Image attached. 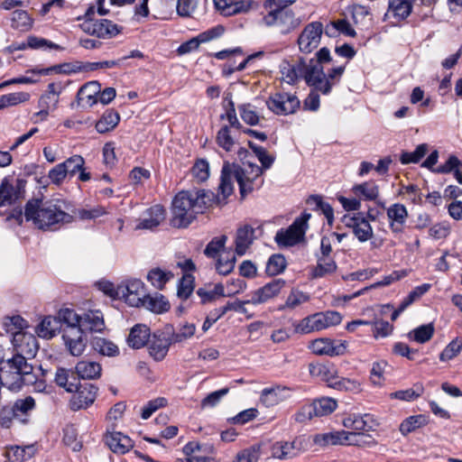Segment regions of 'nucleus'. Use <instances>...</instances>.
Instances as JSON below:
<instances>
[{"label":"nucleus","instance_id":"57","mask_svg":"<svg viewBox=\"0 0 462 462\" xmlns=\"http://www.w3.org/2000/svg\"><path fill=\"white\" fill-rule=\"evenodd\" d=\"M462 349V340L459 337L453 339L440 353L439 360L447 362L456 357Z\"/></svg>","mask_w":462,"mask_h":462},{"label":"nucleus","instance_id":"32","mask_svg":"<svg viewBox=\"0 0 462 462\" xmlns=\"http://www.w3.org/2000/svg\"><path fill=\"white\" fill-rule=\"evenodd\" d=\"M55 383L64 388L68 393H74L78 390V379L75 373L66 368H58L54 376Z\"/></svg>","mask_w":462,"mask_h":462},{"label":"nucleus","instance_id":"9","mask_svg":"<svg viewBox=\"0 0 462 462\" xmlns=\"http://www.w3.org/2000/svg\"><path fill=\"white\" fill-rule=\"evenodd\" d=\"M323 24L315 21L308 23L297 39L299 51L304 54H310L316 50L321 41Z\"/></svg>","mask_w":462,"mask_h":462},{"label":"nucleus","instance_id":"20","mask_svg":"<svg viewBox=\"0 0 462 462\" xmlns=\"http://www.w3.org/2000/svg\"><path fill=\"white\" fill-rule=\"evenodd\" d=\"M389 228L393 234H401L408 218V210L403 204L394 203L386 209Z\"/></svg>","mask_w":462,"mask_h":462},{"label":"nucleus","instance_id":"62","mask_svg":"<svg viewBox=\"0 0 462 462\" xmlns=\"http://www.w3.org/2000/svg\"><path fill=\"white\" fill-rule=\"evenodd\" d=\"M12 26L22 31H27L32 26V20L25 11H15L13 14Z\"/></svg>","mask_w":462,"mask_h":462},{"label":"nucleus","instance_id":"3","mask_svg":"<svg viewBox=\"0 0 462 462\" xmlns=\"http://www.w3.org/2000/svg\"><path fill=\"white\" fill-rule=\"evenodd\" d=\"M342 424L352 431L340 430L319 434L314 439L315 443L319 445H356L357 436L373 431L378 426L374 416L368 413L348 414L343 419Z\"/></svg>","mask_w":462,"mask_h":462},{"label":"nucleus","instance_id":"24","mask_svg":"<svg viewBox=\"0 0 462 462\" xmlns=\"http://www.w3.org/2000/svg\"><path fill=\"white\" fill-rule=\"evenodd\" d=\"M66 173L69 178L79 174V180L85 182L91 179L90 172L86 171L85 160L81 155H72L63 162Z\"/></svg>","mask_w":462,"mask_h":462},{"label":"nucleus","instance_id":"59","mask_svg":"<svg viewBox=\"0 0 462 462\" xmlns=\"http://www.w3.org/2000/svg\"><path fill=\"white\" fill-rule=\"evenodd\" d=\"M227 240L226 236L221 235L219 236L214 237L207 245L206 249H204V254L208 257H217V254H220V250L225 247L226 242Z\"/></svg>","mask_w":462,"mask_h":462},{"label":"nucleus","instance_id":"38","mask_svg":"<svg viewBox=\"0 0 462 462\" xmlns=\"http://www.w3.org/2000/svg\"><path fill=\"white\" fill-rule=\"evenodd\" d=\"M174 277L170 271H164L159 267L152 268L147 273V281L157 290H162L165 284Z\"/></svg>","mask_w":462,"mask_h":462},{"label":"nucleus","instance_id":"58","mask_svg":"<svg viewBox=\"0 0 462 462\" xmlns=\"http://www.w3.org/2000/svg\"><path fill=\"white\" fill-rule=\"evenodd\" d=\"M99 92V84L89 82L79 88L78 96L80 100L87 99L88 103H96V95Z\"/></svg>","mask_w":462,"mask_h":462},{"label":"nucleus","instance_id":"10","mask_svg":"<svg viewBox=\"0 0 462 462\" xmlns=\"http://www.w3.org/2000/svg\"><path fill=\"white\" fill-rule=\"evenodd\" d=\"M79 28L87 34L100 39H110L121 32L122 27L108 19H88L79 24Z\"/></svg>","mask_w":462,"mask_h":462},{"label":"nucleus","instance_id":"48","mask_svg":"<svg viewBox=\"0 0 462 462\" xmlns=\"http://www.w3.org/2000/svg\"><path fill=\"white\" fill-rule=\"evenodd\" d=\"M434 334V327L432 324L421 325L410 331L408 337L417 343L423 344L429 341Z\"/></svg>","mask_w":462,"mask_h":462},{"label":"nucleus","instance_id":"17","mask_svg":"<svg viewBox=\"0 0 462 462\" xmlns=\"http://www.w3.org/2000/svg\"><path fill=\"white\" fill-rule=\"evenodd\" d=\"M62 337L72 356H79L83 354L87 345V338L80 328H66Z\"/></svg>","mask_w":462,"mask_h":462},{"label":"nucleus","instance_id":"55","mask_svg":"<svg viewBox=\"0 0 462 462\" xmlns=\"http://www.w3.org/2000/svg\"><path fill=\"white\" fill-rule=\"evenodd\" d=\"M387 363L383 360L373 363L370 371V380L374 385L381 386L384 380V372Z\"/></svg>","mask_w":462,"mask_h":462},{"label":"nucleus","instance_id":"2","mask_svg":"<svg viewBox=\"0 0 462 462\" xmlns=\"http://www.w3.org/2000/svg\"><path fill=\"white\" fill-rule=\"evenodd\" d=\"M248 145L256 155L262 167L248 163L245 168H242L238 164L225 163L221 171L217 194H215L211 190L204 189V205L208 203V206H212L213 204L218 206L226 204V198L230 196L234 190L232 183L233 178L238 183L242 199H245L254 189H258L262 187L263 183V179L262 178L263 171V169L271 168L275 158L269 154L265 148L256 145L251 141L248 142Z\"/></svg>","mask_w":462,"mask_h":462},{"label":"nucleus","instance_id":"16","mask_svg":"<svg viewBox=\"0 0 462 462\" xmlns=\"http://www.w3.org/2000/svg\"><path fill=\"white\" fill-rule=\"evenodd\" d=\"M347 343L341 340H331L328 338H317L312 340L309 348L319 356H342L346 352Z\"/></svg>","mask_w":462,"mask_h":462},{"label":"nucleus","instance_id":"21","mask_svg":"<svg viewBox=\"0 0 462 462\" xmlns=\"http://www.w3.org/2000/svg\"><path fill=\"white\" fill-rule=\"evenodd\" d=\"M105 441L109 449L116 454H125L134 448V441L118 431L107 432Z\"/></svg>","mask_w":462,"mask_h":462},{"label":"nucleus","instance_id":"13","mask_svg":"<svg viewBox=\"0 0 462 462\" xmlns=\"http://www.w3.org/2000/svg\"><path fill=\"white\" fill-rule=\"evenodd\" d=\"M263 22L267 26L278 27L283 34L290 32L298 24L291 9H272L263 16Z\"/></svg>","mask_w":462,"mask_h":462},{"label":"nucleus","instance_id":"30","mask_svg":"<svg viewBox=\"0 0 462 462\" xmlns=\"http://www.w3.org/2000/svg\"><path fill=\"white\" fill-rule=\"evenodd\" d=\"M149 337V328L143 324H137L131 329L127 337V343L130 347L139 349L145 346Z\"/></svg>","mask_w":462,"mask_h":462},{"label":"nucleus","instance_id":"39","mask_svg":"<svg viewBox=\"0 0 462 462\" xmlns=\"http://www.w3.org/2000/svg\"><path fill=\"white\" fill-rule=\"evenodd\" d=\"M119 121L120 116L118 113L113 110H107L97 122L96 129L100 134L107 133L113 130L118 125Z\"/></svg>","mask_w":462,"mask_h":462},{"label":"nucleus","instance_id":"31","mask_svg":"<svg viewBox=\"0 0 462 462\" xmlns=\"http://www.w3.org/2000/svg\"><path fill=\"white\" fill-rule=\"evenodd\" d=\"M351 190L359 199L374 201L379 197V186L374 180L356 184Z\"/></svg>","mask_w":462,"mask_h":462},{"label":"nucleus","instance_id":"28","mask_svg":"<svg viewBox=\"0 0 462 462\" xmlns=\"http://www.w3.org/2000/svg\"><path fill=\"white\" fill-rule=\"evenodd\" d=\"M20 183L21 181L17 180V185L14 186L13 184V180L6 177L5 178L0 184V208L11 205L19 198L20 193Z\"/></svg>","mask_w":462,"mask_h":462},{"label":"nucleus","instance_id":"51","mask_svg":"<svg viewBox=\"0 0 462 462\" xmlns=\"http://www.w3.org/2000/svg\"><path fill=\"white\" fill-rule=\"evenodd\" d=\"M30 94L27 92H14L0 97V110L28 101Z\"/></svg>","mask_w":462,"mask_h":462},{"label":"nucleus","instance_id":"44","mask_svg":"<svg viewBox=\"0 0 462 462\" xmlns=\"http://www.w3.org/2000/svg\"><path fill=\"white\" fill-rule=\"evenodd\" d=\"M287 266L285 257L281 254L271 255L266 263L265 273L268 276H276L284 272Z\"/></svg>","mask_w":462,"mask_h":462},{"label":"nucleus","instance_id":"47","mask_svg":"<svg viewBox=\"0 0 462 462\" xmlns=\"http://www.w3.org/2000/svg\"><path fill=\"white\" fill-rule=\"evenodd\" d=\"M58 329V321L56 319L49 316L45 317L37 326L36 333L40 337L51 338L56 335Z\"/></svg>","mask_w":462,"mask_h":462},{"label":"nucleus","instance_id":"36","mask_svg":"<svg viewBox=\"0 0 462 462\" xmlns=\"http://www.w3.org/2000/svg\"><path fill=\"white\" fill-rule=\"evenodd\" d=\"M336 270L337 263L333 258L318 257L317 265L311 269L310 276L311 279H319L335 273Z\"/></svg>","mask_w":462,"mask_h":462},{"label":"nucleus","instance_id":"56","mask_svg":"<svg viewBox=\"0 0 462 462\" xmlns=\"http://www.w3.org/2000/svg\"><path fill=\"white\" fill-rule=\"evenodd\" d=\"M240 116L243 121L250 125H256L260 121V116L256 113L254 106L247 103L238 106Z\"/></svg>","mask_w":462,"mask_h":462},{"label":"nucleus","instance_id":"53","mask_svg":"<svg viewBox=\"0 0 462 462\" xmlns=\"http://www.w3.org/2000/svg\"><path fill=\"white\" fill-rule=\"evenodd\" d=\"M332 382V388L337 391L357 393L360 391V383L356 380L337 376Z\"/></svg>","mask_w":462,"mask_h":462},{"label":"nucleus","instance_id":"40","mask_svg":"<svg viewBox=\"0 0 462 462\" xmlns=\"http://www.w3.org/2000/svg\"><path fill=\"white\" fill-rule=\"evenodd\" d=\"M183 458H178L175 462H202V448L199 441L188 442L182 448Z\"/></svg>","mask_w":462,"mask_h":462},{"label":"nucleus","instance_id":"33","mask_svg":"<svg viewBox=\"0 0 462 462\" xmlns=\"http://www.w3.org/2000/svg\"><path fill=\"white\" fill-rule=\"evenodd\" d=\"M236 253L231 252H222L220 254H217L215 257V270L216 272L223 276H226L230 274L236 266Z\"/></svg>","mask_w":462,"mask_h":462},{"label":"nucleus","instance_id":"42","mask_svg":"<svg viewBox=\"0 0 462 462\" xmlns=\"http://www.w3.org/2000/svg\"><path fill=\"white\" fill-rule=\"evenodd\" d=\"M313 407L315 417H323L331 414L337 407L336 400L329 397H322L310 403Z\"/></svg>","mask_w":462,"mask_h":462},{"label":"nucleus","instance_id":"7","mask_svg":"<svg viewBox=\"0 0 462 462\" xmlns=\"http://www.w3.org/2000/svg\"><path fill=\"white\" fill-rule=\"evenodd\" d=\"M311 215L303 212L296 217L292 224L287 228H281L277 231L274 240L280 246H293L303 240L308 229V221Z\"/></svg>","mask_w":462,"mask_h":462},{"label":"nucleus","instance_id":"23","mask_svg":"<svg viewBox=\"0 0 462 462\" xmlns=\"http://www.w3.org/2000/svg\"><path fill=\"white\" fill-rule=\"evenodd\" d=\"M165 209L161 205H154L145 210L140 218L137 229H153L165 219Z\"/></svg>","mask_w":462,"mask_h":462},{"label":"nucleus","instance_id":"54","mask_svg":"<svg viewBox=\"0 0 462 462\" xmlns=\"http://www.w3.org/2000/svg\"><path fill=\"white\" fill-rule=\"evenodd\" d=\"M260 458V446L254 445L238 452L233 462H258Z\"/></svg>","mask_w":462,"mask_h":462},{"label":"nucleus","instance_id":"11","mask_svg":"<svg viewBox=\"0 0 462 462\" xmlns=\"http://www.w3.org/2000/svg\"><path fill=\"white\" fill-rule=\"evenodd\" d=\"M120 299L131 307L140 308L146 296L144 283L139 279H130L119 284Z\"/></svg>","mask_w":462,"mask_h":462},{"label":"nucleus","instance_id":"34","mask_svg":"<svg viewBox=\"0 0 462 462\" xmlns=\"http://www.w3.org/2000/svg\"><path fill=\"white\" fill-rule=\"evenodd\" d=\"M101 365L94 361L82 360L75 366L76 374L82 379H96L101 374Z\"/></svg>","mask_w":462,"mask_h":462},{"label":"nucleus","instance_id":"8","mask_svg":"<svg viewBox=\"0 0 462 462\" xmlns=\"http://www.w3.org/2000/svg\"><path fill=\"white\" fill-rule=\"evenodd\" d=\"M265 104L268 109L277 116L295 114L300 106V99L295 94L283 91L270 95Z\"/></svg>","mask_w":462,"mask_h":462},{"label":"nucleus","instance_id":"45","mask_svg":"<svg viewBox=\"0 0 462 462\" xmlns=\"http://www.w3.org/2000/svg\"><path fill=\"white\" fill-rule=\"evenodd\" d=\"M428 420L425 415L419 414L410 416L405 419L400 425V431L403 436L427 425Z\"/></svg>","mask_w":462,"mask_h":462},{"label":"nucleus","instance_id":"63","mask_svg":"<svg viewBox=\"0 0 462 462\" xmlns=\"http://www.w3.org/2000/svg\"><path fill=\"white\" fill-rule=\"evenodd\" d=\"M4 326L8 333L14 337L18 330H23L27 327V321L21 316H13L6 318Z\"/></svg>","mask_w":462,"mask_h":462},{"label":"nucleus","instance_id":"27","mask_svg":"<svg viewBox=\"0 0 462 462\" xmlns=\"http://www.w3.org/2000/svg\"><path fill=\"white\" fill-rule=\"evenodd\" d=\"M80 328L89 332H102L105 329L103 313L100 310H89L81 317Z\"/></svg>","mask_w":462,"mask_h":462},{"label":"nucleus","instance_id":"37","mask_svg":"<svg viewBox=\"0 0 462 462\" xmlns=\"http://www.w3.org/2000/svg\"><path fill=\"white\" fill-rule=\"evenodd\" d=\"M295 441H277L272 447V456L278 459H288L298 454Z\"/></svg>","mask_w":462,"mask_h":462},{"label":"nucleus","instance_id":"41","mask_svg":"<svg viewBox=\"0 0 462 462\" xmlns=\"http://www.w3.org/2000/svg\"><path fill=\"white\" fill-rule=\"evenodd\" d=\"M91 344L94 350L102 356L113 357L119 355L118 346L108 339L97 337L93 338Z\"/></svg>","mask_w":462,"mask_h":462},{"label":"nucleus","instance_id":"60","mask_svg":"<svg viewBox=\"0 0 462 462\" xmlns=\"http://www.w3.org/2000/svg\"><path fill=\"white\" fill-rule=\"evenodd\" d=\"M195 325L193 323H183L177 331H174L171 335V341L173 343H180L195 334Z\"/></svg>","mask_w":462,"mask_h":462},{"label":"nucleus","instance_id":"61","mask_svg":"<svg viewBox=\"0 0 462 462\" xmlns=\"http://www.w3.org/2000/svg\"><path fill=\"white\" fill-rule=\"evenodd\" d=\"M310 296L300 291L292 290L291 293L288 295L285 304L281 310L288 308V309H295L300 304L309 301Z\"/></svg>","mask_w":462,"mask_h":462},{"label":"nucleus","instance_id":"35","mask_svg":"<svg viewBox=\"0 0 462 462\" xmlns=\"http://www.w3.org/2000/svg\"><path fill=\"white\" fill-rule=\"evenodd\" d=\"M171 342V339L166 337H154L148 346L150 356L155 361L162 360L166 356Z\"/></svg>","mask_w":462,"mask_h":462},{"label":"nucleus","instance_id":"14","mask_svg":"<svg viewBox=\"0 0 462 462\" xmlns=\"http://www.w3.org/2000/svg\"><path fill=\"white\" fill-rule=\"evenodd\" d=\"M14 354L26 356L27 358H34L38 349V340L36 337L24 330H18L14 333L11 339Z\"/></svg>","mask_w":462,"mask_h":462},{"label":"nucleus","instance_id":"26","mask_svg":"<svg viewBox=\"0 0 462 462\" xmlns=\"http://www.w3.org/2000/svg\"><path fill=\"white\" fill-rule=\"evenodd\" d=\"M64 89L61 82H52L47 87V90L42 94L39 99V107L51 108L54 111L60 101V95Z\"/></svg>","mask_w":462,"mask_h":462},{"label":"nucleus","instance_id":"6","mask_svg":"<svg viewBox=\"0 0 462 462\" xmlns=\"http://www.w3.org/2000/svg\"><path fill=\"white\" fill-rule=\"evenodd\" d=\"M202 198L201 190H182L173 199L171 203V224L174 227H187L200 212L199 199Z\"/></svg>","mask_w":462,"mask_h":462},{"label":"nucleus","instance_id":"64","mask_svg":"<svg viewBox=\"0 0 462 462\" xmlns=\"http://www.w3.org/2000/svg\"><path fill=\"white\" fill-rule=\"evenodd\" d=\"M81 317L71 309H62L59 312L60 319L68 325L67 328H80Z\"/></svg>","mask_w":462,"mask_h":462},{"label":"nucleus","instance_id":"25","mask_svg":"<svg viewBox=\"0 0 462 462\" xmlns=\"http://www.w3.org/2000/svg\"><path fill=\"white\" fill-rule=\"evenodd\" d=\"M412 0H388L384 18H394L397 22L405 20L412 12Z\"/></svg>","mask_w":462,"mask_h":462},{"label":"nucleus","instance_id":"19","mask_svg":"<svg viewBox=\"0 0 462 462\" xmlns=\"http://www.w3.org/2000/svg\"><path fill=\"white\" fill-rule=\"evenodd\" d=\"M215 8L225 16L249 12L254 5L252 0H213Z\"/></svg>","mask_w":462,"mask_h":462},{"label":"nucleus","instance_id":"12","mask_svg":"<svg viewBox=\"0 0 462 462\" xmlns=\"http://www.w3.org/2000/svg\"><path fill=\"white\" fill-rule=\"evenodd\" d=\"M342 223L351 228L353 234L361 243L367 242L374 236L373 227L363 213L346 214L341 218Z\"/></svg>","mask_w":462,"mask_h":462},{"label":"nucleus","instance_id":"43","mask_svg":"<svg viewBox=\"0 0 462 462\" xmlns=\"http://www.w3.org/2000/svg\"><path fill=\"white\" fill-rule=\"evenodd\" d=\"M35 452L34 445L25 447L14 446L8 450L7 457L12 461L23 462L32 457Z\"/></svg>","mask_w":462,"mask_h":462},{"label":"nucleus","instance_id":"52","mask_svg":"<svg viewBox=\"0 0 462 462\" xmlns=\"http://www.w3.org/2000/svg\"><path fill=\"white\" fill-rule=\"evenodd\" d=\"M217 141L218 145L226 152L234 151L236 148V143L233 139L228 126H224L218 131Z\"/></svg>","mask_w":462,"mask_h":462},{"label":"nucleus","instance_id":"1","mask_svg":"<svg viewBox=\"0 0 462 462\" xmlns=\"http://www.w3.org/2000/svg\"><path fill=\"white\" fill-rule=\"evenodd\" d=\"M330 51L327 47L319 49L311 59L301 56L291 60H283L280 66L282 79L290 84L296 85L300 80L323 95H328L332 88L338 84L346 70L345 64L333 66L325 72V66L332 62Z\"/></svg>","mask_w":462,"mask_h":462},{"label":"nucleus","instance_id":"49","mask_svg":"<svg viewBox=\"0 0 462 462\" xmlns=\"http://www.w3.org/2000/svg\"><path fill=\"white\" fill-rule=\"evenodd\" d=\"M428 145L421 143L418 145L414 152H402L400 156L402 164L418 163L427 153Z\"/></svg>","mask_w":462,"mask_h":462},{"label":"nucleus","instance_id":"29","mask_svg":"<svg viewBox=\"0 0 462 462\" xmlns=\"http://www.w3.org/2000/svg\"><path fill=\"white\" fill-rule=\"evenodd\" d=\"M141 307L155 314L167 312L171 304L169 300L161 293L146 294Z\"/></svg>","mask_w":462,"mask_h":462},{"label":"nucleus","instance_id":"50","mask_svg":"<svg viewBox=\"0 0 462 462\" xmlns=\"http://www.w3.org/2000/svg\"><path fill=\"white\" fill-rule=\"evenodd\" d=\"M194 291V277L190 273H183L179 282L177 296L181 300H187Z\"/></svg>","mask_w":462,"mask_h":462},{"label":"nucleus","instance_id":"15","mask_svg":"<svg viewBox=\"0 0 462 462\" xmlns=\"http://www.w3.org/2000/svg\"><path fill=\"white\" fill-rule=\"evenodd\" d=\"M285 284L286 282L283 279H274L263 287L252 291L250 293V299L247 300L246 302L253 305L265 303L278 296Z\"/></svg>","mask_w":462,"mask_h":462},{"label":"nucleus","instance_id":"18","mask_svg":"<svg viewBox=\"0 0 462 462\" xmlns=\"http://www.w3.org/2000/svg\"><path fill=\"white\" fill-rule=\"evenodd\" d=\"M75 395L70 400V408L73 411L87 409L97 398V388L91 383L78 386Z\"/></svg>","mask_w":462,"mask_h":462},{"label":"nucleus","instance_id":"46","mask_svg":"<svg viewBox=\"0 0 462 462\" xmlns=\"http://www.w3.org/2000/svg\"><path fill=\"white\" fill-rule=\"evenodd\" d=\"M307 204L311 206L313 209L320 210L328 219V224L332 223L334 219V210L328 202L323 201L321 196H310L307 199Z\"/></svg>","mask_w":462,"mask_h":462},{"label":"nucleus","instance_id":"4","mask_svg":"<svg viewBox=\"0 0 462 462\" xmlns=\"http://www.w3.org/2000/svg\"><path fill=\"white\" fill-rule=\"evenodd\" d=\"M24 217L26 221H32L37 228L50 231L73 220L72 216L61 208L59 200H29L24 208Z\"/></svg>","mask_w":462,"mask_h":462},{"label":"nucleus","instance_id":"22","mask_svg":"<svg viewBox=\"0 0 462 462\" xmlns=\"http://www.w3.org/2000/svg\"><path fill=\"white\" fill-rule=\"evenodd\" d=\"M255 229L250 225H244L237 228L235 239V252L237 255H244L254 243Z\"/></svg>","mask_w":462,"mask_h":462},{"label":"nucleus","instance_id":"5","mask_svg":"<svg viewBox=\"0 0 462 462\" xmlns=\"http://www.w3.org/2000/svg\"><path fill=\"white\" fill-rule=\"evenodd\" d=\"M32 358L13 354V356L0 363V374L3 386L11 391L21 390L23 384H32L36 377L32 374L33 366L29 362Z\"/></svg>","mask_w":462,"mask_h":462}]
</instances>
